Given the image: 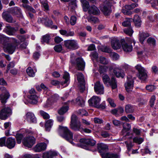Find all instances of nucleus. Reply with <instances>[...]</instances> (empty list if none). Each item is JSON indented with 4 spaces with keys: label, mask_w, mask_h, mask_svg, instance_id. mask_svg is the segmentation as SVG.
<instances>
[{
    "label": "nucleus",
    "mask_w": 158,
    "mask_h": 158,
    "mask_svg": "<svg viewBox=\"0 0 158 158\" xmlns=\"http://www.w3.org/2000/svg\"><path fill=\"white\" fill-rule=\"evenodd\" d=\"M94 121L96 123L101 124L103 122V121L102 119L98 118H94Z\"/></svg>",
    "instance_id": "obj_64"
},
{
    "label": "nucleus",
    "mask_w": 158,
    "mask_h": 158,
    "mask_svg": "<svg viewBox=\"0 0 158 158\" xmlns=\"http://www.w3.org/2000/svg\"><path fill=\"white\" fill-rule=\"evenodd\" d=\"M147 42L150 45L153 46H155L156 45V40L155 39L149 37L147 40Z\"/></svg>",
    "instance_id": "obj_44"
},
{
    "label": "nucleus",
    "mask_w": 158,
    "mask_h": 158,
    "mask_svg": "<svg viewBox=\"0 0 158 158\" xmlns=\"http://www.w3.org/2000/svg\"><path fill=\"white\" fill-rule=\"evenodd\" d=\"M77 113L78 114L81 116L87 115L88 114L87 112L84 109L79 110Z\"/></svg>",
    "instance_id": "obj_61"
},
{
    "label": "nucleus",
    "mask_w": 158,
    "mask_h": 158,
    "mask_svg": "<svg viewBox=\"0 0 158 158\" xmlns=\"http://www.w3.org/2000/svg\"><path fill=\"white\" fill-rule=\"evenodd\" d=\"M77 6L76 0H71L70 2L69 3L70 7L73 9H74Z\"/></svg>",
    "instance_id": "obj_53"
},
{
    "label": "nucleus",
    "mask_w": 158,
    "mask_h": 158,
    "mask_svg": "<svg viewBox=\"0 0 158 158\" xmlns=\"http://www.w3.org/2000/svg\"><path fill=\"white\" fill-rule=\"evenodd\" d=\"M12 114L11 109L8 107H4L0 111V118L2 120L6 119Z\"/></svg>",
    "instance_id": "obj_10"
},
{
    "label": "nucleus",
    "mask_w": 158,
    "mask_h": 158,
    "mask_svg": "<svg viewBox=\"0 0 158 158\" xmlns=\"http://www.w3.org/2000/svg\"><path fill=\"white\" fill-rule=\"evenodd\" d=\"M81 2L82 4L83 10L84 11H86L89 7V3L86 0H81Z\"/></svg>",
    "instance_id": "obj_34"
},
{
    "label": "nucleus",
    "mask_w": 158,
    "mask_h": 158,
    "mask_svg": "<svg viewBox=\"0 0 158 158\" xmlns=\"http://www.w3.org/2000/svg\"><path fill=\"white\" fill-rule=\"evenodd\" d=\"M122 47L123 50L126 52H131L132 50V46L127 43L122 44Z\"/></svg>",
    "instance_id": "obj_29"
},
{
    "label": "nucleus",
    "mask_w": 158,
    "mask_h": 158,
    "mask_svg": "<svg viewBox=\"0 0 158 158\" xmlns=\"http://www.w3.org/2000/svg\"><path fill=\"white\" fill-rule=\"evenodd\" d=\"M130 76L127 77V81L125 84L126 91L129 92L131 90L133 86V79L130 77Z\"/></svg>",
    "instance_id": "obj_17"
},
{
    "label": "nucleus",
    "mask_w": 158,
    "mask_h": 158,
    "mask_svg": "<svg viewBox=\"0 0 158 158\" xmlns=\"http://www.w3.org/2000/svg\"><path fill=\"white\" fill-rule=\"evenodd\" d=\"M30 99L29 102L32 104H36L38 102V97L35 95V91L34 89H31L29 91V94L27 96Z\"/></svg>",
    "instance_id": "obj_12"
},
{
    "label": "nucleus",
    "mask_w": 158,
    "mask_h": 158,
    "mask_svg": "<svg viewBox=\"0 0 158 158\" xmlns=\"http://www.w3.org/2000/svg\"><path fill=\"white\" fill-rule=\"evenodd\" d=\"M57 155V153L53 151H49L43 154V158H55Z\"/></svg>",
    "instance_id": "obj_19"
},
{
    "label": "nucleus",
    "mask_w": 158,
    "mask_h": 158,
    "mask_svg": "<svg viewBox=\"0 0 158 158\" xmlns=\"http://www.w3.org/2000/svg\"><path fill=\"white\" fill-rule=\"evenodd\" d=\"M146 89L149 92L153 91L156 88V87L154 85H149L146 86Z\"/></svg>",
    "instance_id": "obj_52"
},
{
    "label": "nucleus",
    "mask_w": 158,
    "mask_h": 158,
    "mask_svg": "<svg viewBox=\"0 0 158 158\" xmlns=\"http://www.w3.org/2000/svg\"><path fill=\"white\" fill-rule=\"evenodd\" d=\"M102 158H119L118 155L116 154L110 153H104L101 154Z\"/></svg>",
    "instance_id": "obj_27"
},
{
    "label": "nucleus",
    "mask_w": 158,
    "mask_h": 158,
    "mask_svg": "<svg viewBox=\"0 0 158 158\" xmlns=\"http://www.w3.org/2000/svg\"><path fill=\"white\" fill-rule=\"evenodd\" d=\"M94 89L95 91L98 94H102L104 93V87L102 84L98 81L95 84Z\"/></svg>",
    "instance_id": "obj_13"
},
{
    "label": "nucleus",
    "mask_w": 158,
    "mask_h": 158,
    "mask_svg": "<svg viewBox=\"0 0 158 158\" xmlns=\"http://www.w3.org/2000/svg\"><path fill=\"white\" fill-rule=\"evenodd\" d=\"M10 40L12 43H7L4 45L3 49L6 52L12 54L15 51L17 46L18 45L17 40L15 38H10Z\"/></svg>",
    "instance_id": "obj_1"
},
{
    "label": "nucleus",
    "mask_w": 158,
    "mask_h": 158,
    "mask_svg": "<svg viewBox=\"0 0 158 158\" xmlns=\"http://www.w3.org/2000/svg\"><path fill=\"white\" fill-rule=\"evenodd\" d=\"M98 148L100 152H102L103 151H106L108 149L107 146L103 143L98 144Z\"/></svg>",
    "instance_id": "obj_31"
},
{
    "label": "nucleus",
    "mask_w": 158,
    "mask_h": 158,
    "mask_svg": "<svg viewBox=\"0 0 158 158\" xmlns=\"http://www.w3.org/2000/svg\"><path fill=\"white\" fill-rule=\"evenodd\" d=\"M110 71V72H113L114 75H115L117 77H121L123 78L124 77V73L122 72L120 69L118 68H114L113 69H111Z\"/></svg>",
    "instance_id": "obj_21"
},
{
    "label": "nucleus",
    "mask_w": 158,
    "mask_h": 158,
    "mask_svg": "<svg viewBox=\"0 0 158 158\" xmlns=\"http://www.w3.org/2000/svg\"><path fill=\"white\" fill-rule=\"evenodd\" d=\"M10 13L14 15H18L20 16L21 14L20 9L18 7H14L9 10Z\"/></svg>",
    "instance_id": "obj_25"
},
{
    "label": "nucleus",
    "mask_w": 158,
    "mask_h": 158,
    "mask_svg": "<svg viewBox=\"0 0 158 158\" xmlns=\"http://www.w3.org/2000/svg\"><path fill=\"white\" fill-rule=\"evenodd\" d=\"M3 18L7 22L14 23L15 21L13 20L12 16L7 12H4L2 14Z\"/></svg>",
    "instance_id": "obj_26"
},
{
    "label": "nucleus",
    "mask_w": 158,
    "mask_h": 158,
    "mask_svg": "<svg viewBox=\"0 0 158 158\" xmlns=\"http://www.w3.org/2000/svg\"><path fill=\"white\" fill-rule=\"evenodd\" d=\"M98 61L100 63L104 64H108L109 62V60L102 56H101L99 57Z\"/></svg>",
    "instance_id": "obj_39"
},
{
    "label": "nucleus",
    "mask_w": 158,
    "mask_h": 158,
    "mask_svg": "<svg viewBox=\"0 0 158 158\" xmlns=\"http://www.w3.org/2000/svg\"><path fill=\"white\" fill-rule=\"evenodd\" d=\"M134 110V108L132 106L130 105H127L126 106L125 111L127 113H132Z\"/></svg>",
    "instance_id": "obj_40"
},
{
    "label": "nucleus",
    "mask_w": 158,
    "mask_h": 158,
    "mask_svg": "<svg viewBox=\"0 0 158 158\" xmlns=\"http://www.w3.org/2000/svg\"><path fill=\"white\" fill-rule=\"evenodd\" d=\"M26 72L27 74L30 77H34L35 75V72L31 67H28L27 69Z\"/></svg>",
    "instance_id": "obj_42"
},
{
    "label": "nucleus",
    "mask_w": 158,
    "mask_h": 158,
    "mask_svg": "<svg viewBox=\"0 0 158 158\" xmlns=\"http://www.w3.org/2000/svg\"><path fill=\"white\" fill-rule=\"evenodd\" d=\"M134 142L139 144H141L143 141V139L141 137H135L133 139Z\"/></svg>",
    "instance_id": "obj_48"
},
{
    "label": "nucleus",
    "mask_w": 158,
    "mask_h": 158,
    "mask_svg": "<svg viewBox=\"0 0 158 158\" xmlns=\"http://www.w3.org/2000/svg\"><path fill=\"white\" fill-rule=\"evenodd\" d=\"M70 127L74 131H81L82 129L80 122L75 114H73L71 117Z\"/></svg>",
    "instance_id": "obj_2"
},
{
    "label": "nucleus",
    "mask_w": 158,
    "mask_h": 158,
    "mask_svg": "<svg viewBox=\"0 0 158 158\" xmlns=\"http://www.w3.org/2000/svg\"><path fill=\"white\" fill-rule=\"evenodd\" d=\"M47 147L46 144L44 143L37 144L34 147V150L36 152H40L46 149Z\"/></svg>",
    "instance_id": "obj_15"
},
{
    "label": "nucleus",
    "mask_w": 158,
    "mask_h": 158,
    "mask_svg": "<svg viewBox=\"0 0 158 158\" xmlns=\"http://www.w3.org/2000/svg\"><path fill=\"white\" fill-rule=\"evenodd\" d=\"M53 121L52 119H49L46 121L45 127L46 130L49 131L53 125Z\"/></svg>",
    "instance_id": "obj_30"
},
{
    "label": "nucleus",
    "mask_w": 158,
    "mask_h": 158,
    "mask_svg": "<svg viewBox=\"0 0 158 158\" xmlns=\"http://www.w3.org/2000/svg\"><path fill=\"white\" fill-rule=\"evenodd\" d=\"M138 4L136 3H132L130 5H126L124 6L126 9L131 10L133 9L135 7L138 6Z\"/></svg>",
    "instance_id": "obj_41"
},
{
    "label": "nucleus",
    "mask_w": 158,
    "mask_h": 158,
    "mask_svg": "<svg viewBox=\"0 0 158 158\" xmlns=\"http://www.w3.org/2000/svg\"><path fill=\"white\" fill-rule=\"evenodd\" d=\"M133 21L135 23V25L138 27H140L141 25V20L139 16L137 15L134 16Z\"/></svg>",
    "instance_id": "obj_38"
},
{
    "label": "nucleus",
    "mask_w": 158,
    "mask_h": 158,
    "mask_svg": "<svg viewBox=\"0 0 158 158\" xmlns=\"http://www.w3.org/2000/svg\"><path fill=\"white\" fill-rule=\"evenodd\" d=\"M101 10L106 16L108 15L111 12V10L109 7L106 6H104L101 8Z\"/></svg>",
    "instance_id": "obj_36"
},
{
    "label": "nucleus",
    "mask_w": 158,
    "mask_h": 158,
    "mask_svg": "<svg viewBox=\"0 0 158 158\" xmlns=\"http://www.w3.org/2000/svg\"><path fill=\"white\" fill-rule=\"evenodd\" d=\"M90 55L91 56L92 59L93 60H95L98 62V55L97 53L96 52H92L91 53Z\"/></svg>",
    "instance_id": "obj_49"
},
{
    "label": "nucleus",
    "mask_w": 158,
    "mask_h": 158,
    "mask_svg": "<svg viewBox=\"0 0 158 158\" xmlns=\"http://www.w3.org/2000/svg\"><path fill=\"white\" fill-rule=\"evenodd\" d=\"M111 46L114 50L119 49L121 47L119 40L116 39H114L111 41Z\"/></svg>",
    "instance_id": "obj_23"
},
{
    "label": "nucleus",
    "mask_w": 158,
    "mask_h": 158,
    "mask_svg": "<svg viewBox=\"0 0 158 158\" xmlns=\"http://www.w3.org/2000/svg\"><path fill=\"white\" fill-rule=\"evenodd\" d=\"M77 20L76 17L74 16H72L70 19V23L72 25H74L76 23Z\"/></svg>",
    "instance_id": "obj_62"
},
{
    "label": "nucleus",
    "mask_w": 158,
    "mask_h": 158,
    "mask_svg": "<svg viewBox=\"0 0 158 158\" xmlns=\"http://www.w3.org/2000/svg\"><path fill=\"white\" fill-rule=\"evenodd\" d=\"M135 68L138 72L139 78L142 80H145L147 78V74L144 68L139 64L137 65Z\"/></svg>",
    "instance_id": "obj_9"
},
{
    "label": "nucleus",
    "mask_w": 158,
    "mask_h": 158,
    "mask_svg": "<svg viewBox=\"0 0 158 158\" xmlns=\"http://www.w3.org/2000/svg\"><path fill=\"white\" fill-rule=\"evenodd\" d=\"M85 82L79 83V88L80 91L81 92H83L85 89Z\"/></svg>",
    "instance_id": "obj_63"
},
{
    "label": "nucleus",
    "mask_w": 158,
    "mask_h": 158,
    "mask_svg": "<svg viewBox=\"0 0 158 158\" xmlns=\"http://www.w3.org/2000/svg\"><path fill=\"white\" fill-rule=\"evenodd\" d=\"M110 56L113 60H117L119 58V56L115 52H111L110 53Z\"/></svg>",
    "instance_id": "obj_58"
},
{
    "label": "nucleus",
    "mask_w": 158,
    "mask_h": 158,
    "mask_svg": "<svg viewBox=\"0 0 158 158\" xmlns=\"http://www.w3.org/2000/svg\"><path fill=\"white\" fill-rule=\"evenodd\" d=\"M76 64L77 68L79 70H84L85 63L81 58H77L76 61Z\"/></svg>",
    "instance_id": "obj_16"
},
{
    "label": "nucleus",
    "mask_w": 158,
    "mask_h": 158,
    "mask_svg": "<svg viewBox=\"0 0 158 158\" xmlns=\"http://www.w3.org/2000/svg\"><path fill=\"white\" fill-rule=\"evenodd\" d=\"M80 145L81 147L85 149L86 148V146H94L96 144V142L91 139H79Z\"/></svg>",
    "instance_id": "obj_7"
},
{
    "label": "nucleus",
    "mask_w": 158,
    "mask_h": 158,
    "mask_svg": "<svg viewBox=\"0 0 158 158\" xmlns=\"http://www.w3.org/2000/svg\"><path fill=\"white\" fill-rule=\"evenodd\" d=\"M76 104L81 106H84L85 101L81 97H78L76 99Z\"/></svg>",
    "instance_id": "obj_37"
},
{
    "label": "nucleus",
    "mask_w": 158,
    "mask_h": 158,
    "mask_svg": "<svg viewBox=\"0 0 158 158\" xmlns=\"http://www.w3.org/2000/svg\"><path fill=\"white\" fill-rule=\"evenodd\" d=\"M131 128V126L129 124L125 123L123 124V129L121 132L123 135H126L125 133L128 131Z\"/></svg>",
    "instance_id": "obj_33"
},
{
    "label": "nucleus",
    "mask_w": 158,
    "mask_h": 158,
    "mask_svg": "<svg viewBox=\"0 0 158 158\" xmlns=\"http://www.w3.org/2000/svg\"><path fill=\"white\" fill-rule=\"evenodd\" d=\"M40 114L45 119H48L50 118L49 114L43 110H40Z\"/></svg>",
    "instance_id": "obj_50"
},
{
    "label": "nucleus",
    "mask_w": 158,
    "mask_h": 158,
    "mask_svg": "<svg viewBox=\"0 0 158 158\" xmlns=\"http://www.w3.org/2000/svg\"><path fill=\"white\" fill-rule=\"evenodd\" d=\"M102 79L104 84H107L108 83L111 86L112 89H115L117 87L116 82L114 77H112L110 81L108 76L107 75H105L103 76Z\"/></svg>",
    "instance_id": "obj_8"
},
{
    "label": "nucleus",
    "mask_w": 158,
    "mask_h": 158,
    "mask_svg": "<svg viewBox=\"0 0 158 158\" xmlns=\"http://www.w3.org/2000/svg\"><path fill=\"white\" fill-rule=\"evenodd\" d=\"M101 101V99L98 96H93L88 100L89 105L97 108L102 107V109L105 108L104 105L102 106L100 105V102Z\"/></svg>",
    "instance_id": "obj_6"
},
{
    "label": "nucleus",
    "mask_w": 158,
    "mask_h": 158,
    "mask_svg": "<svg viewBox=\"0 0 158 158\" xmlns=\"http://www.w3.org/2000/svg\"><path fill=\"white\" fill-rule=\"evenodd\" d=\"M23 137V135L21 134H18L16 135V137L18 143L20 144L21 143Z\"/></svg>",
    "instance_id": "obj_57"
},
{
    "label": "nucleus",
    "mask_w": 158,
    "mask_h": 158,
    "mask_svg": "<svg viewBox=\"0 0 158 158\" xmlns=\"http://www.w3.org/2000/svg\"><path fill=\"white\" fill-rule=\"evenodd\" d=\"M76 75L79 83L85 82L84 76L81 73L78 72L76 74Z\"/></svg>",
    "instance_id": "obj_35"
},
{
    "label": "nucleus",
    "mask_w": 158,
    "mask_h": 158,
    "mask_svg": "<svg viewBox=\"0 0 158 158\" xmlns=\"http://www.w3.org/2000/svg\"><path fill=\"white\" fill-rule=\"evenodd\" d=\"M15 144V139L10 137L7 139L6 140V146L10 149L13 148Z\"/></svg>",
    "instance_id": "obj_22"
},
{
    "label": "nucleus",
    "mask_w": 158,
    "mask_h": 158,
    "mask_svg": "<svg viewBox=\"0 0 158 158\" xmlns=\"http://www.w3.org/2000/svg\"><path fill=\"white\" fill-rule=\"evenodd\" d=\"M89 13L94 15H99L100 11L98 7L94 5L91 6L88 10Z\"/></svg>",
    "instance_id": "obj_18"
},
{
    "label": "nucleus",
    "mask_w": 158,
    "mask_h": 158,
    "mask_svg": "<svg viewBox=\"0 0 158 158\" xmlns=\"http://www.w3.org/2000/svg\"><path fill=\"white\" fill-rule=\"evenodd\" d=\"M18 28L12 27L9 26H7L4 30V31L8 35H13L15 33L18 31Z\"/></svg>",
    "instance_id": "obj_14"
},
{
    "label": "nucleus",
    "mask_w": 158,
    "mask_h": 158,
    "mask_svg": "<svg viewBox=\"0 0 158 158\" xmlns=\"http://www.w3.org/2000/svg\"><path fill=\"white\" fill-rule=\"evenodd\" d=\"M58 130L60 132L63 133L61 135L63 137L70 142L72 140L73 133L67 127L59 126Z\"/></svg>",
    "instance_id": "obj_3"
},
{
    "label": "nucleus",
    "mask_w": 158,
    "mask_h": 158,
    "mask_svg": "<svg viewBox=\"0 0 158 158\" xmlns=\"http://www.w3.org/2000/svg\"><path fill=\"white\" fill-rule=\"evenodd\" d=\"M51 39L50 36L48 34H46L42 37V42H45L47 44L49 43V40Z\"/></svg>",
    "instance_id": "obj_43"
},
{
    "label": "nucleus",
    "mask_w": 158,
    "mask_h": 158,
    "mask_svg": "<svg viewBox=\"0 0 158 158\" xmlns=\"http://www.w3.org/2000/svg\"><path fill=\"white\" fill-rule=\"evenodd\" d=\"M64 45L67 49L71 50L77 49L79 48L77 41L74 40H67L65 41Z\"/></svg>",
    "instance_id": "obj_4"
},
{
    "label": "nucleus",
    "mask_w": 158,
    "mask_h": 158,
    "mask_svg": "<svg viewBox=\"0 0 158 158\" xmlns=\"http://www.w3.org/2000/svg\"><path fill=\"white\" fill-rule=\"evenodd\" d=\"M63 78L65 81L61 83V84L62 85L66 84L65 86H66L68 85L67 82L69 81V75L68 73L65 72L63 76Z\"/></svg>",
    "instance_id": "obj_32"
},
{
    "label": "nucleus",
    "mask_w": 158,
    "mask_h": 158,
    "mask_svg": "<svg viewBox=\"0 0 158 158\" xmlns=\"http://www.w3.org/2000/svg\"><path fill=\"white\" fill-rule=\"evenodd\" d=\"M40 86L41 88L43 89L44 91V93L46 94L47 95H49V94L50 92L48 89L44 84H41L40 85Z\"/></svg>",
    "instance_id": "obj_56"
},
{
    "label": "nucleus",
    "mask_w": 158,
    "mask_h": 158,
    "mask_svg": "<svg viewBox=\"0 0 158 158\" xmlns=\"http://www.w3.org/2000/svg\"><path fill=\"white\" fill-rule=\"evenodd\" d=\"M23 6L24 8L26 9L28 11H30L33 13L36 12L35 10L29 5L26 4H23Z\"/></svg>",
    "instance_id": "obj_45"
},
{
    "label": "nucleus",
    "mask_w": 158,
    "mask_h": 158,
    "mask_svg": "<svg viewBox=\"0 0 158 158\" xmlns=\"http://www.w3.org/2000/svg\"><path fill=\"white\" fill-rule=\"evenodd\" d=\"M38 22L39 23H42L44 24L45 26L51 27L52 28L57 29V27L56 25L52 26V21L49 19L47 17L45 18H39L38 19Z\"/></svg>",
    "instance_id": "obj_11"
},
{
    "label": "nucleus",
    "mask_w": 158,
    "mask_h": 158,
    "mask_svg": "<svg viewBox=\"0 0 158 158\" xmlns=\"http://www.w3.org/2000/svg\"><path fill=\"white\" fill-rule=\"evenodd\" d=\"M22 143L25 147L31 148L35 143V139L32 136H27L23 139Z\"/></svg>",
    "instance_id": "obj_5"
},
{
    "label": "nucleus",
    "mask_w": 158,
    "mask_h": 158,
    "mask_svg": "<svg viewBox=\"0 0 158 158\" xmlns=\"http://www.w3.org/2000/svg\"><path fill=\"white\" fill-rule=\"evenodd\" d=\"M59 99V96L57 94H54L51 96V98H50V100L52 102L56 101Z\"/></svg>",
    "instance_id": "obj_55"
},
{
    "label": "nucleus",
    "mask_w": 158,
    "mask_h": 158,
    "mask_svg": "<svg viewBox=\"0 0 158 158\" xmlns=\"http://www.w3.org/2000/svg\"><path fill=\"white\" fill-rule=\"evenodd\" d=\"M69 107L67 106H63L61 107L58 111V113L60 114H63L68 110Z\"/></svg>",
    "instance_id": "obj_46"
},
{
    "label": "nucleus",
    "mask_w": 158,
    "mask_h": 158,
    "mask_svg": "<svg viewBox=\"0 0 158 158\" xmlns=\"http://www.w3.org/2000/svg\"><path fill=\"white\" fill-rule=\"evenodd\" d=\"M149 34L147 33L142 32L140 33L139 35V40L140 42L143 43L146 38L149 36Z\"/></svg>",
    "instance_id": "obj_28"
},
{
    "label": "nucleus",
    "mask_w": 158,
    "mask_h": 158,
    "mask_svg": "<svg viewBox=\"0 0 158 158\" xmlns=\"http://www.w3.org/2000/svg\"><path fill=\"white\" fill-rule=\"evenodd\" d=\"M132 19L131 18H129L126 19L122 23V25L124 27H127L130 25L131 22L132 21Z\"/></svg>",
    "instance_id": "obj_47"
},
{
    "label": "nucleus",
    "mask_w": 158,
    "mask_h": 158,
    "mask_svg": "<svg viewBox=\"0 0 158 158\" xmlns=\"http://www.w3.org/2000/svg\"><path fill=\"white\" fill-rule=\"evenodd\" d=\"M88 21L91 23H96L98 22V19L95 17H90L88 19Z\"/></svg>",
    "instance_id": "obj_54"
},
{
    "label": "nucleus",
    "mask_w": 158,
    "mask_h": 158,
    "mask_svg": "<svg viewBox=\"0 0 158 158\" xmlns=\"http://www.w3.org/2000/svg\"><path fill=\"white\" fill-rule=\"evenodd\" d=\"M124 32L126 34L131 36L132 35L133 31L131 28H126L124 30Z\"/></svg>",
    "instance_id": "obj_51"
},
{
    "label": "nucleus",
    "mask_w": 158,
    "mask_h": 158,
    "mask_svg": "<svg viewBox=\"0 0 158 158\" xmlns=\"http://www.w3.org/2000/svg\"><path fill=\"white\" fill-rule=\"evenodd\" d=\"M42 6L45 10H48L49 6L48 4L46 1H42L41 2Z\"/></svg>",
    "instance_id": "obj_59"
},
{
    "label": "nucleus",
    "mask_w": 158,
    "mask_h": 158,
    "mask_svg": "<svg viewBox=\"0 0 158 158\" xmlns=\"http://www.w3.org/2000/svg\"><path fill=\"white\" fill-rule=\"evenodd\" d=\"M26 119L29 122L35 123L36 122V118L32 113L29 112L26 115Z\"/></svg>",
    "instance_id": "obj_20"
},
{
    "label": "nucleus",
    "mask_w": 158,
    "mask_h": 158,
    "mask_svg": "<svg viewBox=\"0 0 158 158\" xmlns=\"http://www.w3.org/2000/svg\"><path fill=\"white\" fill-rule=\"evenodd\" d=\"M10 97V94L8 91H6L4 94L0 95V101L2 104H5Z\"/></svg>",
    "instance_id": "obj_24"
},
{
    "label": "nucleus",
    "mask_w": 158,
    "mask_h": 158,
    "mask_svg": "<svg viewBox=\"0 0 158 158\" xmlns=\"http://www.w3.org/2000/svg\"><path fill=\"white\" fill-rule=\"evenodd\" d=\"M54 49L56 52H60L62 50V46L60 45H57L54 47Z\"/></svg>",
    "instance_id": "obj_60"
}]
</instances>
